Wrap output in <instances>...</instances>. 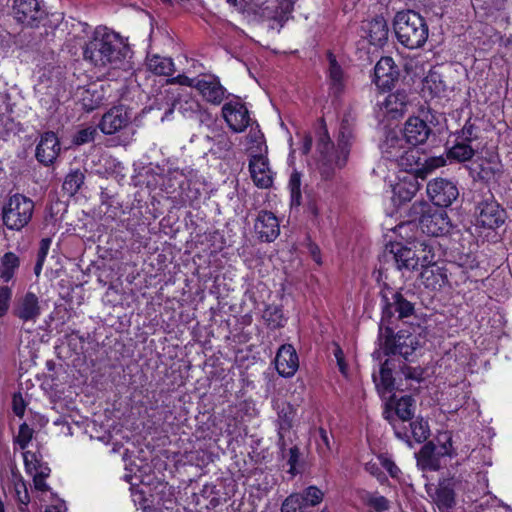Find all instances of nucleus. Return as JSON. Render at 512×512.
<instances>
[{
  "mask_svg": "<svg viewBox=\"0 0 512 512\" xmlns=\"http://www.w3.org/2000/svg\"><path fill=\"white\" fill-rule=\"evenodd\" d=\"M129 52L118 33L98 26L83 49V57L98 68H120Z\"/></svg>",
  "mask_w": 512,
  "mask_h": 512,
  "instance_id": "f257e3e1",
  "label": "nucleus"
},
{
  "mask_svg": "<svg viewBox=\"0 0 512 512\" xmlns=\"http://www.w3.org/2000/svg\"><path fill=\"white\" fill-rule=\"evenodd\" d=\"M353 142V133L347 123H342L339 136L337 139V147L335 148L325 130L319 137L317 150L321 155L320 172L325 179H330L336 169L343 168L350 154V148Z\"/></svg>",
  "mask_w": 512,
  "mask_h": 512,
  "instance_id": "f03ea898",
  "label": "nucleus"
},
{
  "mask_svg": "<svg viewBox=\"0 0 512 512\" xmlns=\"http://www.w3.org/2000/svg\"><path fill=\"white\" fill-rule=\"evenodd\" d=\"M397 40L409 49L422 47L428 39V26L425 19L413 10L400 11L394 18Z\"/></svg>",
  "mask_w": 512,
  "mask_h": 512,
  "instance_id": "7ed1b4c3",
  "label": "nucleus"
},
{
  "mask_svg": "<svg viewBox=\"0 0 512 512\" xmlns=\"http://www.w3.org/2000/svg\"><path fill=\"white\" fill-rule=\"evenodd\" d=\"M33 212L34 202L30 198L14 194L3 206V223L10 230L20 231L31 221Z\"/></svg>",
  "mask_w": 512,
  "mask_h": 512,
  "instance_id": "20e7f679",
  "label": "nucleus"
},
{
  "mask_svg": "<svg viewBox=\"0 0 512 512\" xmlns=\"http://www.w3.org/2000/svg\"><path fill=\"white\" fill-rule=\"evenodd\" d=\"M477 224L488 229H496L505 222V210L495 201L493 194L487 190L475 199Z\"/></svg>",
  "mask_w": 512,
  "mask_h": 512,
  "instance_id": "39448f33",
  "label": "nucleus"
},
{
  "mask_svg": "<svg viewBox=\"0 0 512 512\" xmlns=\"http://www.w3.org/2000/svg\"><path fill=\"white\" fill-rule=\"evenodd\" d=\"M382 320L389 321L396 316L403 319L413 315L414 304L397 291L390 290L382 295Z\"/></svg>",
  "mask_w": 512,
  "mask_h": 512,
  "instance_id": "423d86ee",
  "label": "nucleus"
},
{
  "mask_svg": "<svg viewBox=\"0 0 512 512\" xmlns=\"http://www.w3.org/2000/svg\"><path fill=\"white\" fill-rule=\"evenodd\" d=\"M427 194L434 205L448 207L458 198L459 190L454 182L438 178L427 184Z\"/></svg>",
  "mask_w": 512,
  "mask_h": 512,
  "instance_id": "0eeeda50",
  "label": "nucleus"
},
{
  "mask_svg": "<svg viewBox=\"0 0 512 512\" xmlns=\"http://www.w3.org/2000/svg\"><path fill=\"white\" fill-rule=\"evenodd\" d=\"M222 116L229 128L236 133L243 132L250 124L249 111L238 98L223 105Z\"/></svg>",
  "mask_w": 512,
  "mask_h": 512,
  "instance_id": "6e6552de",
  "label": "nucleus"
},
{
  "mask_svg": "<svg viewBox=\"0 0 512 512\" xmlns=\"http://www.w3.org/2000/svg\"><path fill=\"white\" fill-rule=\"evenodd\" d=\"M384 257L387 261H392L399 270L412 271L419 265L415 247L403 246L401 243H394L387 247Z\"/></svg>",
  "mask_w": 512,
  "mask_h": 512,
  "instance_id": "1a4fd4ad",
  "label": "nucleus"
},
{
  "mask_svg": "<svg viewBox=\"0 0 512 512\" xmlns=\"http://www.w3.org/2000/svg\"><path fill=\"white\" fill-rule=\"evenodd\" d=\"M12 9L17 22L30 27L37 26L45 16L39 0H14Z\"/></svg>",
  "mask_w": 512,
  "mask_h": 512,
  "instance_id": "9d476101",
  "label": "nucleus"
},
{
  "mask_svg": "<svg viewBox=\"0 0 512 512\" xmlns=\"http://www.w3.org/2000/svg\"><path fill=\"white\" fill-rule=\"evenodd\" d=\"M418 337L406 331L398 332L393 338H387L384 343L386 355L399 354L407 359L418 347Z\"/></svg>",
  "mask_w": 512,
  "mask_h": 512,
  "instance_id": "9b49d317",
  "label": "nucleus"
},
{
  "mask_svg": "<svg viewBox=\"0 0 512 512\" xmlns=\"http://www.w3.org/2000/svg\"><path fill=\"white\" fill-rule=\"evenodd\" d=\"M195 89L206 102L213 105H220L226 98L227 90L215 75H204L198 78Z\"/></svg>",
  "mask_w": 512,
  "mask_h": 512,
  "instance_id": "f8f14e48",
  "label": "nucleus"
},
{
  "mask_svg": "<svg viewBox=\"0 0 512 512\" xmlns=\"http://www.w3.org/2000/svg\"><path fill=\"white\" fill-rule=\"evenodd\" d=\"M60 151L61 146L57 135L52 131H48L40 136L35 150V157L42 165L49 166L55 162Z\"/></svg>",
  "mask_w": 512,
  "mask_h": 512,
  "instance_id": "ddd939ff",
  "label": "nucleus"
},
{
  "mask_svg": "<svg viewBox=\"0 0 512 512\" xmlns=\"http://www.w3.org/2000/svg\"><path fill=\"white\" fill-rule=\"evenodd\" d=\"M399 70L391 57H382L374 68V83L382 90L391 89L398 80Z\"/></svg>",
  "mask_w": 512,
  "mask_h": 512,
  "instance_id": "4468645a",
  "label": "nucleus"
},
{
  "mask_svg": "<svg viewBox=\"0 0 512 512\" xmlns=\"http://www.w3.org/2000/svg\"><path fill=\"white\" fill-rule=\"evenodd\" d=\"M131 117L123 106H116L106 112L100 121L99 128L106 135H112L125 128Z\"/></svg>",
  "mask_w": 512,
  "mask_h": 512,
  "instance_id": "2eb2a0df",
  "label": "nucleus"
},
{
  "mask_svg": "<svg viewBox=\"0 0 512 512\" xmlns=\"http://www.w3.org/2000/svg\"><path fill=\"white\" fill-rule=\"evenodd\" d=\"M254 229L259 239L264 242L274 241L280 233L277 217L272 212L266 210L258 213Z\"/></svg>",
  "mask_w": 512,
  "mask_h": 512,
  "instance_id": "dca6fc26",
  "label": "nucleus"
},
{
  "mask_svg": "<svg viewBox=\"0 0 512 512\" xmlns=\"http://www.w3.org/2000/svg\"><path fill=\"white\" fill-rule=\"evenodd\" d=\"M277 372L286 378L292 377L299 368V359L296 350L291 344L282 345L275 357Z\"/></svg>",
  "mask_w": 512,
  "mask_h": 512,
  "instance_id": "f3484780",
  "label": "nucleus"
},
{
  "mask_svg": "<svg viewBox=\"0 0 512 512\" xmlns=\"http://www.w3.org/2000/svg\"><path fill=\"white\" fill-rule=\"evenodd\" d=\"M249 171L254 184L262 189L269 188L273 183L272 172L268 159L262 154L251 155Z\"/></svg>",
  "mask_w": 512,
  "mask_h": 512,
  "instance_id": "a211bd4d",
  "label": "nucleus"
},
{
  "mask_svg": "<svg viewBox=\"0 0 512 512\" xmlns=\"http://www.w3.org/2000/svg\"><path fill=\"white\" fill-rule=\"evenodd\" d=\"M431 132L430 126L419 117H409L403 129L405 142L413 146L425 143Z\"/></svg>",
  "mask_w": 512,
  "mask_h": 512,
  "instance_id": "6ab92c4d",
  "label": "nucleus"
},
{
  "mask_svg": "<svg viewBox=\"0 0 512 512\" xmlns=\"http://www.w3.org/2000/svg\"><path fill=\"white\" fill-rule=\"evenodd\" d=\"M14 315L24 322L35 323L41 315L39 298L32 292H27L18 299Z\"/></svg>",
  "mask_w": 512,
  "mask_h": 512,
  "instance_id": "aec40b11",
  "label": "nucleus"
},
{
  "mask_svg": "<svg viewBox=\"0 0 512 512\" xmlns=\"http://www.w3.org/2000/svg\"><path fill=\"white\" fill-rule=\"evenodd\" d=\"M409 105V96L404 90H397L385 97L380 103L381 110L390 118L401 117Z\"/></svg>",
  "mask_w": 512,
  "mask_h": 512,
  "instance_id": "412c9836",
  "label": "nucleus"
},
{
  "mask_svg": "<svg viewBox=\"0 0 512 512\" xmlns=\"http://www.w3.org/2000/svg\"><path fill=\"white\" fill-rule=\"evenodd\" d=\"M421 231L432 237L444 234L448 230V217L444 211H430L428 215L422 218L419 225Z\"/></svg>",
  "mask_w": 512,
  "mask_h": 512,
  "instance_id": "4be33fe9",
  "label": "nucleus"
},
{
  "mask_svg": "<svg viewBox=\"0 0 512 512\" xmlns=\"http://www.w3.org/2000/svg\"><path fill=\"white\" fill-rule=\"evenodd\" d=\"M421 283L425 288L436 291L448 283L447 270L437 264L425 266L420 273Z\"/></svg>",
  "mask_w": 512,
  "mask_h": 512,
  "instance_id": "5701e85b",
  "label": "nucleus"
},
{
  "mask_svg": "<svg viewBox=\"0 0 512 512\" xmlns=\"http://www.w3.org/2000/svg\"><path fill=\"white\" fill-rule=\"evenodd\" d=\"M405 143V138L402 139L396 132H388L380 146L383 156L388 160L397 161L407 152Z\"/></svg>",
  "mask_w": 512,
  "mask_h": 512,
  "instance_id": "b1692460",
  "label": "nucleus"
},
{
  "mask_svg": "<svg viewBox=\"0 0 512 512\" xmlns=\"http://www.w3.org/2000/svg\"><path fill=\"white\" fill-rule=\"evenodd\" d=\"M278 414V446L284 451L285 433L289 432L292 427L294 418V409L289 403H281L277 405Z\"/></svg>",
  "mask_w": 512,
  "mask_h": 512,
  "instance_id": "393cba45",
  "label": "nucleus"
},
{
  "mask_svg": "<svg viewBox=\"0 0 512 512\" xmlns=\"http://www.w3.org/2000/svg\"><path fill=\"white\" fill-rule=\"evenodd\" d=\"M365 30L370 39V43L373 45H382L388 39L389 29L383 16H376L370 20L366 24Z\"/></svg>",
  "mask_w": 512,
  "mask_h": 512,
  "instance_id": "a878e982",
  "label": "nucleus"
},
{
  "mask_svg": "<svg viewBox=\"0 0 512 512\" xmlns=\"http://www.w3.org/2000/svg\"><path fill=\"white\" fill-rule=\"evenodd\" d=\"M419 189V184L415 176L409 175L401 179L393 186V197L399 203L410 201Z\"/></svg>",
  "mask_w": 512,
  "mask_h": 512,
  "instance_id": "bb28decb",
  "label": "nucleus"
},
{
  "mask_svg": "<svg viewBox=\"0 0 512 512\" xmlns=\"http://www.w3.org/2000/svg\"><path fill=\"white\" fill-rule=\"evenodd\" d=\"M373 381L378 393L382 397H384L387 393L392 392L394 389V379L392 376V370L388 367L387 360L381 364L379 374H373Z\"/></svg>",
  "mask_w": 512,
  "mask_h": 512,
  "instance_id": "cd10ccee",
  "label": "nucleus"
},
{
  "mask_svg": "<svg viewBox=\"0 0 512 512\" xmlns=\"http://www.w3.org/2000/svg\"><path fill=\"white\" fill-rule=\"evenodd\" d=\"M147 68L159 76H171L175 70L174 62L171 58L159 55H153L147 59Z\"/></svg>",
  "mask_w": 512,
  "mask_h": 512,
  "instance_id": "c85d7f7f",
  "label": "nucleus"
},
{
  "mask_svg": "<svg viewBox=\"0 0 512 512\" xmlns=\"http://www.w3.org/2000/svg\"><path fill=\"white\" fill-rule=\"evenodd\" d=\"M20 266L19 257L13 252H7L0 257V279L9 282Z\"/></svg>",
  "mask_w": 512,
  "mask_h": 512,
  "instance_id": "c756f323",
  "label": "nucleus"
},
{
  "mask_svg": "<svg viewBox=\"0 0 512 512\" xmlns=\"http://www.w3.org/2000/svg\"><path fill=\"white\" fill-rule=\"evenodd\" d=\"M328 59V78L330 81V86L334 93H339L344 87V72L332 53L328 54Z\"/></svg>",
  "mask_w": 512,
  "mask_h": 512,
  "instance_id": "7c9ffc66",
  "label": "nucleus"
},
{
  "mask_svg": "<svg viewBox=\"0 0 512 512\" xmlns=\"http://www.w3.org/2000/svg\"><path fill=\"white\" fill-rule=\"evenodd\" d=\"M85 174L80 169H72L65 176L62 190L68 196H74L84 184Z\"/></svg>",
  "mask_w": 512,
  "mask_h": 512,
  "instance_id": "2f4dec72",
  "label": "nucleus"
},
{
  "mask_svg": "<svg viewBox=\"0 0 512 512\" xmlns=\"http://www.w3.org/2000/svg\"><path fill=\"white\" fill-rule=\"evenodd\" d=\"M434 241L424 240L418 241L415 243V250H417V259H419V264H421L422 269L425 266L436 264L434 261Z\"/></svg>",
  "mask_w": 512,
  "mask_h": 512,
  "instance_id": "473e14b6",
  "label": "nucleus"
},
{
  "mask_svg": "<svg viewBox=\"0 0 512 512\" xmlns=\"http://www.w3.org/2000/svg\"><path fill=\"white\" fill-rule=\"evenodd\" d=\"M434 501L441 512H448L455 505V493L452 488L440 485L436 490Z\"/></svg>",
  "mask_w": 512,
  "mask_h": 512,
  "instance_id": "72a5a7b5",
  "label": "nucleus"
},
{
  "mask_svg": "<svg viewBox=\"0 0 512 512\" xmlns=\"http://www.w3.org/2000/svg\"><path fill=\"white\" fill-rule=\"evenodd\" d=\"M178 109V111L184 116V117H193L201 110L200 103L194 99L193 97L189 96L184 100H179L178 102H175L166 113L165 116H168L172 114L174 108Z\"/></svg>",
  "mask_w": 512,
  "mask_h": 512,
  "instance_id": "f704fd0d",
  "label": "nucleus"
},
{
  "mask_svg": "<svg viewBox=\"0 0 512 512\" xmlns=\"http://www.w3.org/2000/svg\"><path fill=\"white\" fill-rule=\"evenodd\" d=\"M475 154V150L469 145V143L457 140V142L449 149L448 157L458 162H465Z\"/></svg>",
  "mask_w": 512,
  "mask_h": 512,
  "instance_id": "c9c22d12",
  "label": "nucleus"
},
{
  "mask_svg": "<svg viewBox=\"0 0 512 512\" xmlns=\"http://www.w3.org/2000/svg\"><path fill=\"white\" fill-rule=\"evenodd\" d=\"M263 319L269 327L276 329L283 327L286 323L281 307L277 305H269L263 312Z\"/></svg>",
  "mask_w": 512,
  "mask_h": 512,
  "instance_id": "e433bc0d",
  "label": "nucleus"
},
{
  "mask_svg": "<svg viewBox=\"0 0 512 512\" xmlns=\"http://www.w3.org/2000/svg\"><path fill=\"white\" fill-rule=\"evenodd\" d=\"M395 414L399 420L410 421L414 415V399L411 396L401 397L395 404Z\"/></svg>",
  "mask_w": 512,
  "mask_h": 512,
  "instance_id": "4c0bfd02",
  "label": "nucleus"
},
{
  "mask_svg": "<svg viewBox=\"0 0 512 512\" xmlns=\"http://www.w3.org/2000/svg\"><path fill=\"white\" fill-rule=\"evenodd\" d=\"M384 417L392 425L395 436L398 439L406 442L410 447H412V443L410 441V434H409L410 430H408L407 426L405 425L406 421H402V420L394 418V416L388 411H386L384 413Z\"/></svg>",
  "mask_w": 512,
  "mask_h": 512,
  "instance_id": "58836bf2",
  "label": "nucleus"
},
{
  "mask_svg": "<svg viewBox=\"0 0 512 512\" xmlns=\"http://www.w3.org/2000/svg\"><path fill=\"white\" fill-rule=\"evenodd\" d=\"M410 439L413 438L417 443L427 440L430 435L429 425L423 419H417L410 423Z\"/></svg>",
  "mask_w": 512,
  "mask_h": 512,
  "instance_id": "ea45409f",
  "label": "nucleus"
},
{
  "mask_svg": "<svg viewBox=\"0 0 512 512\" xmlns=\"http://www.w3.org/2000/svg\"><path fill=\"white\" fill-rule=\"evenodd\" d=\"M430 211H431V207L426 201H424V200L415 201L411 205V207L409 208V211H408L409 221L410 222L418 221L419 225H420L422 218L425 217L426 215H428V213H430Z\"/></svg>",
  "mask_w": 512,
  "mask_h": 512,
  "instance_id": "a19ab883",
  "label": "nucleus"
},
{
  "mask_svg": "<svg viewBox=\"0 0 512 512\" xmlns=\"http://www.w3.org/2000/svg\"><path fill=\"white\" fill-rule=\"evenodd\" d=\"M303 498V503L305 507L308 506H316L323 500V492L315 487V486H309L305 489L303 494H300Z\"/></svg>",
  "mask_w": 512,
  "mask_h": 512,
  "instance_id": "79ce46f5",
  "label": "nucleus"
},
{
  "mask_svg": "<svg viewBox=\"0 0 512 512\" xmlns=\"http://www.w3.org/2000/svg\"><path fill=\"white\" fill-rule=\"evenodd\" d=\"M305 505L300 494H292L283 502L281 512H304Z\"/></svg>",
  "mask_w": 512,
  "mask_h": 512,
  "instance_id": "37998d69",
  "label": "nucleus"
},
{
  "mask_svg": "<svg viewBox=\"0 0 512 512\" xmlns=\"http://www.w3.org/2000/svg\"><path fill=\"white\" fill-rule=\"evenodd\" d=\"M288 187L291 194V203L293 205H300L301 201V178L298 172H293L290 175Z\"/></svg>",
  "mask_w": 512,
  "mask_h": 512,
  "instance_id": "c03bdc74",
  "label": "nucleus"
},
{
  "mask_svg": "<svg viewBox=\"0 0 512 512\" xmlns=\"http://www.w3.org/2000/svg\"><path fill=\"white\" fill-rule=\"evenodd\" d=\"M478 128L472 123L471 119H468L463 128L458 132L457 140H461L470 143L472 140L478 138Z\"/></svg>",
  "mask_w": 512,
  "mask_h": 512,
  "instance_id": "a18cd8bd",
  "label": "nucleus"
},
{
  "mask_svg": "<svg viewBox=\"0 0 512 512\" xmlns=\"http://www.w3.org/2000/svg\"><path fill=\"white\" fill-rule=\"evenodd\" d=\"M423 89H428L432 94L437 95L444 90V83L440 80L439 75L432 73L425 77Z\"/></svg>",
  "mask_w": 512,
  "mask_h": 512,
  "instance_id": "49530a36",
  "label": "nucleus"
},
{
  "mask_svg": "<svg viewBox=\"0 0 512 512\" xmlns=\"http://www.w3.org/2000/svg\"><path fill=\"white\" fill-rule=\"evenodd\" d=\"M97 134V129L95 127H86L84 129L79 130L75 136L73 137V143L76 145H83L89 143L94 140Z\"/></svg>",
  "mask_w": 512,
  "mask_h": 512,
  "instance_id": "de8ad7c7",
  "label": "nucleus"
},
{
  "mask_svg": "<svg viewBox=\"0 0 512 512\" xmlns=\"http://www.w3.org/2000/svg\"><path fill=\"white\" fill-rule=\"evenodd\" d=\"M32 437L33 429L30 428L26 423H23L19 427L18 435L15 438V443H17L21 449H25L30 443Z\"/></svg>",
  "mask_w": 512,
  "mask_h": 512,
  "instance_id": "09e8293b",
  "label": "nucleus"
},
{
  "mask_svg": "<svg viewBox=\"0 0 512 512\" xmlns=\"http://www.w3.org/2000/svg\"><path fill=\"white\" fill-rule=\"evenodd\" d=\"M280 451H281L282 457L287 458V463L290 466L289 472L291 474H294L295 468H296V465L298 463L299 456H300L298 447L293 446L287 450L286 446H285L284 451H282L281 449H280Z\"/></svg>",
  "mask_w": 512,
  "mask_h": 512,
  "instance_id": "8fccbe9b",
  "label": "nucleus"
},
{
  "mask_svg": "<svg viewBox=\"0 0 512 512\" xmlns=\"http://www.w3.org/2000/svg\"><path fill=\"white\" fill-rule=\"evenodd\" d=\"M12 294V289L9 286H0V317L8 312Z\"/></svg>",
  "mask_w": 512,
  "mask_h": 512,
  "instance_id": "3c124183",
  "label": "nucleus"
},
{
  "mask_svg": "<svg viewBox=\"0 0 512 512\" xmlns=\"http://www.w3.org/2000/svg\"><path fill=\"white\" fill-rule=\"evenodd\" d=\"M366 503L377 512H385L389 508L388 500L381 495H369Z\"/></svg>",
  "mask_w": 512,
  "mask_h": 512,
  "instance_id": "603ef678",
  "label": "nucleus"
},
{
  "mask_svg": "<svg viewBox=\"0 0 512 512\" xmlns=\"http://www.w3.org/2000/svg\"><path fill=\"white\" fill-rule=\"evenodd\" d=\"M23 458H24V464H25L26 471L29 474H32L33 470H35L37 468V465H40L42 463L39 456L36 453L31 452V451L24 452Z\"/></svg>",
  "mask_w": 512,
  "mask_h": 512,
  "instance_id": "864d4df0",
  "label": "nucleus"
},
{
  "mask_svg": "<svg viewBox=\"0 0 512 512\" xmlns=\"http://www.w3.org/2000/svg\"><path fill=\"white\" fill-rule=\"evenodd\" d=\"M247 140L250 144L256 147L259 154H262L264 145L263 134L259 130L251 129L247 135Z\"/></svg>",
  "mask_w": 512,
  "mask_h": 512,
  "instance_id": "5fc2aeb1",
  "label": "nucleus"
},
{
  "mask_svg": "<svg viewBox=\"0 0 512 512\" xmlns=\"http://www.w3.org/2000/svg\"><path fill=\"white\" fill-rule=\"evenodd\" d=\"M378 461L381 467L387 470L391 477L397 478L401 473L397 465L388 457L380 455Z\"/></svg>",
  "mask_w": 512,
  "mask_h": 512,
  "instance_id": "6e6d98bb",
  "label": "nucleus"
},
{
  "mask_svg": "<svg viewBox=\"0 0 512 512\" xmlns=\"http://www.w3.org/2000/svg\"><path fill=\"white\" fill-rule=\"evenodd\" d=\"M333 355L337 361L338 368L343 375H347L348 366L345 362V356L338 343H333Z\"/></svg>",
  "mask_w": 512,
  "mask_h": 512,
  "instance_id": "4d7b16f0",
  "label": "nucleus"
},
{
  "mask_svg": "<svg viewBox=\"0 0 512 512\" xmlns=\"http://www.w3.org/2000/svg\"><path fill=\"white\" fill-rule=\"evenodd\" d=\"M198 78H189L186 75H178L167 79L168 84H179L187 87L195 88Z\"/></svg>",
  "mask_w": 512,
  "mask_h": 512,
  "instance_id": "13d9d810",
  "label": "nucleus"
},
{
  "mask_svg": "<svg viewBox=\"0 0 512 512\" xmlns=\"http://www.w3.org/2000/svg\"><path fill=\"white\" fill-rule=\"evenodd\" d=\"M319 434H320V442L318 444V449L321 454L325 455L326 453H329L332 449L331 444H330V439L328 437L326 430H324L323 428L319 429Z\"/></svg>",
  "mask_w": 512,
  "mask_h": 512,
  "instance_id": "bf43d9fd",
  "label": "nucleus"
},
{
  "mask_svg": "<svg viewBox=\"0 0 512 512\" xmlns=\"http://www.w3.org/2000/svg\"><path fill=\"white\" fill-rule=\"evenodd\" d=\"M402 373L406 379L420 381L423 371L420 368L405 366L402 368Z\"/></svg>",
  "mask_w": 512,
  "mask_h": 512,
  "instance_id": "052dcab7",
  "label": "nucleus"
},
{
  "mask_svg": "<svg viewBox=\"0 0 512 512\" xmlns=\"http://www.w3.org/2000/svg\"><path fill=\"white\" fill-rule=\"evenodd\" d=\"M419 464L423 469H427L430 471H437L440 468V463L438 457L435 455L433 457H429L425 460H419Z\"/></svg>",
  "mask_w": 512,
  "mask_h": 512,
  "instance_id": "680f3d73",
  "label": "nucleus"
},
{
  "mask_svg": "<svg viewBox=\"0 0 512 512\" xmlns=\"http://www.w3.org/2000/svg\"><path fill=\"white\" fill-rule=\"evenodd\" d=\"M16 493L19 503L27 505L30 497L24 483L16 484Z\"/></svg>",
  "mask_w": 512,
  "mask_h": 512,
  "instance_id": "e2e57ef3",
  "label": "nucleus"
},
{
  "mask_svg": "<svg viewBox=\"0 0 512 512\" xmlns=\"http://www.w3.org/2000/svg\"><path fill=\"white\" fill-rule=\"evenodd\" d=\"M435 456V445L432 442L426 443L418 454V461Z\"/></svg>",
  "mask_w": 512,
  "mask_h": 512,
  "instance_id": "0e129e2a",
  "label": "nucleus"
},
{
  "mask_svg": "<svg viewBox=\"0 0 512 512\" xmlns=\"http://www.w3.org/2000/svg\"><path fill=\"white\" fill-rule=\"evenodd\" d=\"M50 245H51V240L49 238H43L40 241V246H39V250L37 253V260L45 262Z\"/></svg>",
  "mask_w": 512,
  "mask_h": 512,
  "instance_id": "69168bd1",
  "label": "nucleus"
},
{
  "mask_svg": "<svg viewBox=\"0 0 512 512\" xmlns=\"http://www.w3.org/2000/svg\"><path fill=\"white\" fill-rule=\"evenodd\" d=\"M379 465L380 464H378L377 462H368L365 464V470L369 472L371 475L377 477L378 479H380L381 477L384 478L383 473L380 471Z\"/></svg>",
  "mask_w": 512,
  "mask_h": 512,
  "instance_id": "338daca9",
  "label": "nucleus"
},
{
  "mask_svg": "<svg viewBox=\"0 0 512 512\" xmlns=\"http://www.w3.org/2000/svg\"><path fill=\"white\" fill-rule=\"evenodd\" d=\"M445 164V160L443 158H430L426 160L424 169L431 171L433 169L439 168Z\"/></svg>",
  "mask_w": 512,
  "mask_h": 512,
  "instance_id": "774afa93",
  "label": "nucleus"
}]
</instances>
